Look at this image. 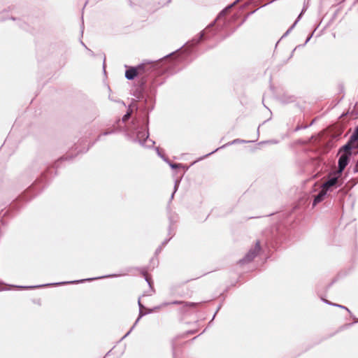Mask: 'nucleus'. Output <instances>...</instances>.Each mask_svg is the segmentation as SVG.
<instances>
[{"label":"nucleus","mask_w":358,"mask_h":358,"mask_svg":"<svg viewBox=\"0 0 358 358\" xmlns=\"http://www.w3.org/2000/svg\"><path fill=\"white\" fill-rule=\"evenodd\" d=\"M352 153H343L338 159V173H341L349 163Z\"/></svg>","instance_id":"nucleus-3"},{"label":"nucleus","mask_w":358,"mask_h":358,"mask_svg":"<svg viewBox=\"0 0 358 358\" xmlns=\"http://www.w3.org/2000/svg\"><path fill=\"white\" fill-rule=\"evenodd\" d=\"M141 69H143V66L140 65L137 68L131 67L127 70L125 72L126 78L129 80H133L138 74V71Z\"/></svg>","instance_id":"nucleus-4"},{"label":"nucleus","mask_w":358,"mask_h":358,"mask_svg":"<svg viewBox=\"0 0 358 358\" xmlns=\"http://www.w3.org/2000/svg\"><path fill=\"white\" fill-rule=\"evenodd\" d=\"M111 133H112V131H110V132H104V133L103 134V135L106 136V135H108V134H111Z\"/></svg>","instance_id":"nucleus-22"},{"label":"nucleus","mask_w":358,"mask_h":358,"mask_svg":"<svg viewBox=\"0 0 358 358\" xmlns=\"http://www.w3.org/2000/svg\"><path fill=\"white\" fill-rule=\"evenodd\" d=\"M186 306H195V303H186Z\"/></svg>","instance_id":"nucleus-21"},{"label":"nucleus","mask_w":358,"mask_h":358,"mask_svg":"<svg viewBox=\"0 0 358 358\" xmlns=\"http://www.w3.org/2000/svg\"><path fill=\"white\" fill-rule=\"evenodd\" d=\"M327 194V191L322 188V189L318 193V194L315 197L314 199V201H313V206H315L317 205L318 203L321 202L324 196L326 195Z\"/></svg>","instance_id":"nucleus-7"},{"label":"nucleus","mask_w":358,"mask_h":358,"mask_svg":"<svg viewBox=\"0 0 358 358\" xmlns=\"http://www.w3.org/2000/svg\"><path fill=\"white\" fill-rule=\"evenodd\" d=\"M358 140V130L356 129L354 133L351 135L349 141L352 144Z\"/></svg>","instance_id":"nucleus-10"},{"label":"nucleus","mask_w":358,"mask_h":358,"mask_svg":"<svg viewBox=\"0 0 358 358\" xmlns=\"http://www.w3.org/2000/svg\"><path fill=\"white\" fill-rule=\"evenodd\" d=\"M156 150H157V152L159 156H160L162 158L164 159V157L161 155V153L159 152V150L158 148H156Z\"/></svg>","instance_id":"nucleus-18"},{"label":"nucleus","mask_w":358,"mask_h":358,"mask_svg":"<svg viewBox=\"0 0 358 358\" xmlns=\"http://www.w3.org/2000/svg\"><path fill=\"white\" fill-rule=\"evenodd\" d=\"M180 303H182V302L179 301H173L172 302L164 303L160 306L155 308V309H158L161 307L171 305V304H180Z\"/></svg>","instance_id":"nucleus-11"},{"label":"nucleus","mask_w":358,"mask_h":358,"mask_svg":"<svg viewBox=\"0 0 358 358\" xmlns=\"http://www.w3.org/2000/svg\"><path fill=\"white\" fill-rule=\"evenodd\" d=\"M302 13H301L298 18L296 19V20L294 22V23L292 24V26L286 31V33L285 34V36L289 34V32L291 31V30L295 27V25L296 24V23L299 22Z\"/></svg>","instance_id":"nucleus-13"},{"label":"nucleus","mask_w":358,"mask_h":358,"mask_svg":"<svg viewBox=\"0 0 358 358\" xmlns=\"http://www.w3.org/2000/svg\"><path fill=\"white\" fill-rule=\"evenodd\" d=\"M43 285H36V286H34V287H30L31 288L32 287H42Z\"/></svg>","instance_id":"nucleus-23"},{"label":"nucleus","mask_w":358,"mask_h":358,"mask_svg":"<svg viewBox=\"0 0 358 358\" xmlns=\"http://www.w3.org/2000/svg\"><path fill=\"white\" fill-rule=\"evenodd\" d=\"M337 180H338V178L336 177H334V178L329 179L327 181H326L323 184L322 188L324 189L326 191H327V189L329 187L336 185V183L337 182Z\"/></svg>","instance_id":"nucleus-8"},{"label":"nucleus","mask_w":358,"mask_h":358,"mask_svg":"<svg viewBox=\"0 0 358 358\" xmlns=\"http://www.w3.org/2000/svg\"><path fill=\"white\" fill-rule=\"evenodd\" d=\"M249 142H250L249 141H245V140H241V139L236 138V139H234V141H232L231 142L228 143L221 146L220 148L215 149V150L212 151L211 152L206 155L205 157H208V156L210 155L211 154L217 151L219 149L223 148L226 147L227 145H233V144H236V143H249Z\"/></svg>","instance_id":"nucleus-5"},{"label":"nucleus","mask_w":358,"mask_h":358,"mask_svg":"<svg viewBox=\"0 0 358 358\" xmlns=\"http://www.w3.org/2000/svg\"><path fill=\"white\" fill-rule=\"evenodd\" d=\"M101 278V277H98V278H96L95 279H100Z\"/></svg>","instance_id":"nucleus-28"},{"label":"nucleus","mask_w":358,"mask_h":358,"mask_svg":"<svg viewBox=\"0 0 358 358\" xmlns=\"http://www.w3.org/2000/svg\"><path fill=\"white\" fill-rule=\"evenodd\" d=\"M138 306H139V308H140V313H139V316L137 318L135 324L133 325V327L130 329V330L124 335V336L123 338H125L127 337L130 333L131 331L134 329L136 324L139 321L140 318L143 316L145 313H142V308H143V305L141 303V301H138Z\"/></svg>","instance_id":"nucleus-9"},{"label":"nucleus","mask_w":358,"mask_h":358,"mask_svg":"<svg viewBox=\"0 0 358 358\" xmlns=\"http://www.w3.org/2000/svg\"><path fill=\"white\" fill-rule=\"evenodd\" d=\"M357 148H358V146H357Z\"/></svg>","instance_id":"nucleus-30"},{"label":"nucleus","mask_w":358,"mask_h":358,"mask_svg":"<svg viewBox=\"0 0 358 358\" xmlns=\"http://www.w3.org/2000/svg\"><path fill=\"white\" fill-rule=\"evenodd\" d=\"M91 279H87V280H90ZM85 280H81L80 281H76V282H83L85 281ZM73 282H76V281H72V282H68L67 283H73Z\"/></svg>","instance_id":"nucleus-19"},{"label":"nucleus","mask_w":358,"mask_h":358,"mask_svg":"<svg viewBox=\"0 0 358 358\" xmlns=\"http://www.w3.org/2000/svg\"><path fill=\"white\" fill-rule=\"evenodd\" d=\"M170 166L172 169H176V168H178L180 164H170Z\"/></svg>","instance_id":"nucleus-17"},{"label":"nucleus","mask_w":358,"mask_h":358,"mask_svg":"<svg viewBox=\"0 0 358 358\" xmlns=\"http://www.w3.org/2000/svg\"><path fill=\"white\" fill-rule=\"evenodd\" d=\"M233 5H234V4L230 5V6H229V8L232 7V6H233Z\"/></svg>","instance_id":"nucleus-27"},{"label":"nucleus","mask_w":358,"mask_h":358,"mask_svg":"<svg viewBox=\"0 0 358 358\" xmlns=\"http://www.w3.org/2000/svg\"><path fill=\"white\" fill-rule=\"evenodd\" d=\"M148 132L139 131L137 133L136 139L138 143L143 147L152 148L155 145V141L148 138Z\"/></svg>","instance_id":"nucleus-1"},{"label":"nucleus","mask_w":358,"mask_h":358,"mask_svg":"<svg viewBox=\"0 0 358 358\" xmlns=\"http://www.w3.org/2000/svg\"><path fill=\"white\" fill-rule=\"evenodd\" d=\"M260 249L261 248L259 242L257 241L254 248L250 249L249 252L245 255V256L239 261L240 264H244L251 262L257 255Z\"/></svg>","instance_id":"nucleus-2"},{"label":"nucleus","mask_w":358,"mask_h":358,"mask_svg":"<svg viewBox=\"0 0 358 358\" xmlns=\"http://www.w3.org/2000/svg\"><path fill=\"white\" fill-rule=\"evenodd\" d=\"M325 303L329 304V305H331V306H336V307H338V308H343V309H345L347 311L350 312L349 309L342 305H339V304H336V303H330V302H328L327 301H325Z\"/></svg>","instance_id":"nucleus-14"},{"label":"nucleus","mask_w":358,"mask_h":358,"mask_svg":"<svg viewBox=\"0 0 358 358\" xmlns=\"http://www.w3.org/2000/svg\"><path fill=\"white\" fill-rule=\"evenodd\" d=\"M357 147L358 145L354 146L353 144L352 143H350V141H348V142L345 145L340 148L339 152L343 151L344 153H352L351 150L354 148H357Z\"/></svg>","instance_id":"nucleus-6"},{"label":"nucleus","mask_w":358,"mask_h":358,"mask_svg":"<svg viewBox=\"0 0 358 358\" xmlns=\"http://www.w3.org/2000/svg\"><path fill=\"white\" fill-rule=\"evenodd\" d=\"M64 282H61V283H59V282H57V285H59V284H64Z\"/></svg>","instance_id":"nucleus-26"},{"label":"nucleus","mask_w":358,"mask_h":358,"mask_svg":"<svg viewBox=\"0 0 358 358\" xmlns=\"http://www.w3.org/2000/svg\"><path fill=\"white\" fill-rule=\"evenodd\" d=\"M356 129L358 130V127Z\"/></svg>","instance_id":"nucleus-29"},{"label":"nucleus","mask_w":358,"mask_h":358,"mask_svg":"<svg viewBox=\"0 0 358 358\" xmlns=\"http://www.w3.org/2000/svg\"><path fill=\"white\" fill-rule=\"evenodd\" d=\"M131 116L130 112H127L123 117H122V121L126 122Z\"/></svg>","instance_id":"nucleus-16"},{"label":"nucleus","mask_w":358,"mask_h":358,"mask_svg":"<svg viewBox=\"0 0 358 358\" xmlns=\"http://www.w3.org/2000/svg\"><path fill=\"white\" fill-rule=\"evenodd\" d=\"M302 13H301L298 18L296 19V20L294 22V23L292 24V26L286 31V33L285 34V36L289 34V32L291 31V30L295 27V25L296 24V23L299 22Z\"/></svg>","instance_id":"nucleus-12"},{"label":"nucleus","mask_w":358,"mask_h":358,"mask_svg":"<svg viewBox=\"0 0 358 358\" xmlns=\"http://www.w3.org/2000/svg\"><path fill=\"white\" fill-rule=\"evenodd\" d=\"M115 276H117V275H108V277H115Z\"/></svg>","instance_id":"nucleus-24"},{"label":"nucleus","mask_w":358,"mask_h":358,"mask_svg":"<svg viewBox=\"0 0 358 358\" xmlns=\"http://www.w3.org/2000/svg\"><path fill=\"white\" fill-rule=\"evenodd\" d=\"M203 32H201V36H200V37H201V38H203Z\"/></svg>","instance_id":"nucleus-25"},{"label":"nucleus","mask_w":358,"mask_h":358,"mask_svg":"<svg viewBox=\"0 0 358 358\" xmlns=\"http://www.w3.org/2000/svg\"><path fill=\"white\" fill-rule=\"evenodd\" d=\"M179 182L180 181L178 180H176L175 182V185H174V192H173L171 196V199H172L173 198V195L175 194V192L177 191L178 189V185H179Z\"/></svg>","instance_id":"nucleus-15"},{"label":"nucleus","mask_w":358,"mask_h":358,"mask_svg":"<svg viewBox=\"0 0 358 358\" xmlns=\"http://www.w3.org/2000/svg\"><path fill=\"white\" fill-rule=\"evenodd\" d=\"M311 37H312V34L307 38V39L305 42V45L310 40Z\"/></svg>","instance_id":"nucleus-20"}]
</instances>
